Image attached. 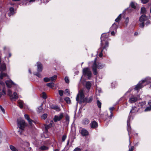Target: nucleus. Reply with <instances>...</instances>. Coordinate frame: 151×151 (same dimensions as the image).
<instances>
[{
  "instance_id": "nucleus-1",
  "label": "nucleus",
  "mask_w": 151,
  "mask_h": 151,
  "mask_svg": "<svg viewBox=\"0 0 151 151\" xmlns=\"http://www.w3.org/2000/svg\"><path fill=\"white\" fill-rule=\"evenodd\" d=\"M108 38L107 36L105 34H102L101 37V45L103 48V50H105L107 51V48L109 46V42L108 40Z\"/></svg>"
},
{
  "instance_id": "nucleus-2",
  "label": "nucleus",
  "mask_w": 151,
  "mask_h": 151,
  "mask_svg": "<svg viewBox=\"0 0 151 151\" xmlns=\"http://www.w3.org/2000/svg\"><path fill=\"white\" fill-rule=\"evenodd\" d=\"M105 66V64H103L101 63H98L97 64L96 63V58L94 60L92 66V70L94 75H96L98 72L97 71V69H102Z\"/></svg>"
},
{
  "instance_id": "nucleus-3",
  "label": "nucleus",
  "mask_w": 151,
  "mask_h": 151,
  "mask_svg": "<svg viewBox=\"0 0 151 151\" xmlns=\"http://www.w3.org/2000/svg\"><path fill=\"white\" fill-rule=\"evenodd\" d=\"M147 19V16L144 14H142L139 17V20L142 23L139 25V27L141 28H143L145 26V23L144 22Z\"/></svg>"
},
{
  "instance_id": "nucleus-4",
  "label": "nucleus",
  "mask_w": 151,
  "mask_h": 151,
  "mask_svg": "<svg viewBox=\"0 0 151 151\" xmlns=\"http://www.w3.org/2000/svg\"><path fill=\"white\" fill-rule=\"evenodd\" d=\"M18 127L21 129L23 130L26 126L24 121L18 119L17 121Z\"/></svg>"
},
{
  "instance_id": "nucleus-5",
  "label": "nucleus",
  "mask_w": 151,
  "mask_h": 151,
  "mask_svg": "<svg viewBox=\"0 0 151 151\" xmlns=\"http://www.w3.org/2000/svg\"><path fill=\"white\" fill-rule=\"evenodd\" d=\"M83 73L84 75L87 76L89 79L91 77V72L89 70V68L88 67L84 68L83 69Z\"/></svg>"
},
{
  "instance_id": "nucleus-6",
  "label": "nucleus",
  "mask_w": 151,
  "mask_h": 151,
  "mask_svg": "<svg viewBox=\"0 0 151 151\" xmlns=\"http://www.w3.org/2000/svg\"><path fill=\"white\" fill-rule=\"evenodd\" d=\"M146 80H143L141 81H140L135 86V87L134 88V89L135 91L139 90L140 89H141L143 87V85L145 82Z\"/></svg>"
},
{
  "instance_id": "nucleus-7",
  "label": "nucleus",
  "mask_w": 151,
  "mask_h": 151,
  "mask_svg": "<svg viewBox=\"0 0 151 151\" xmlns=\"http://www.w3.org/2000/svg\"><path fill=\"white\" fill-rule=\"evenodd\" d=\"M79 132L83 137H86L89 135L88 131L84 128H81L79 129Z\"/></svg>"
},
{
  "instance_id": "nucleus-8",
  "label": "nucleus",
  "mask_w": 151,
  "mask_h": 151,
  "mask_svg": "<svg viewBox=\"0 0 151 151\" xmlns=\"http://www.w3.org/2000/svg\"><path fill=\"white\" fill-rule=\"evenodd\" d=\"M63 117V113H61L59 116L55 115L53 119L55 122H57L58 121H60Z\"/></svg>"
},
{
  "instance_id": "nucleus-9",
  "label": "nucleus",
  "mask_w": 151,
  "mask_h": 151,
  "mask_svg": "<svg viewBox=\"0 0 151 151\" xmlns=\"http://www.w3.org/2000/svg\"><path fill=\"white\" fill-rule=\"evenodd\" d=\"M90 125L91 128L92 129H95L98 126V122L94 120L91 121Z\"/></svg>"
},
{
  "instance_id": "nucleus-10",
  "label": "nucleus",
  "mask_w": 151,
  "mask_h": 151,
  "mask_svg": "<svg viewBox=\"0 0 151 151\" xmlns=\"http://www.w3.org/2000/svg\"><path fill=\"white\" fill-rule=\"evenodd\" d=\"M5 83L7 87L8 88H11L12 85H15V84L11 80L6 81Z\"/></svg>"
},
{
  "instance_id": "nucleus-11",
  "label": "nucleus",
  "mask_w": 151,
  "mask_h": 151,
  "mask_svg": "<svg viewBox=\"0 0 151 151\" xmlns=\"http://www.w3.org/2000/svg\"><path fill=\"white\" fill-rule=\"evenodd\" d=\"M37 71L38 72H42L43 67L42 64L40 62H37Z\"/></svg>"
},
{
  "instance_id": "nucleus-12",
  "label": "nucleus",
  "mask_w": 151,
  "mask_h": 151,
  "mask_svg": "<svg viewBox=\"0 0 151 151\" xmlns=\"http://www.w3.org/2000/svg\"><path fill=\"white\" fill-rule=\"evenodd\" d=\"M137 100L138 99L137 97L133 96L129 98V101L130 103H133L137 101Z\"/></svg>"
},
{
  "instance_id": "nucleus-13",
  "label": "nucleus",
  "mask_w": 151,
  "mask_h": 151,
  "mask_svg": "<svg viewBox=\"0 0 151 151\" xmlns=\"http://www.w3.org/2000/svg\"><path fill=\"white\" fill-rule=\"evenodd\" d=\"M52 121H51V122L50 123V124H45L44 125L46 132H48V129L52 127Z\"/></svg>"
},
{
  "instance_id": "nucleus-14",
  "label": "nucleus",
  "mask_w": 151,
  "mask_h": 151,
  "mask_svg": "<svg viewBox=\"0 0 151 151\" xmlns=\"http://www.w3.org/2000/svg\"><path fill=\"white\" fill-rule=\"evenodd\" d=\"M90 122L89 120L87 118L84 119L82 121V124L84 125H86L88 124Z\"/></svg>"
},
{
  "instance_id": "nucleus-15",
  "label": "nucleus",
  "mask_w": 151,
  "mask_h": 151,
  "mask_svg": "<svg viewBox=\"0 0 151 151\" xmlns=\"http://www.w3.org/2000/svg\"><path fill=\"white\" fill-rule=\"evenodd\" d=\"M6 69V65L5 63H2L0 66V71L3 72Z\"/></svg>"
},
{
  "instance_id": "nucleus-16",
  "label": "nucleus",
  "mask_w": 151,
  "mask_h": 151,
  "mask_svg": "<svg viewBox=\"0 0 151 151\" xmlns=\"http://www.w3.org/2000/svg\"><path fill=\"white\" fill-rule=\"evenodd\" d=\"M91 86V84L89 81L87 82L86 84V87L88 90H89Z\"/></svg>"
},
{
  "instance_id": "nucleus-17",
  "label": "nucleus",
  "mask_w": 151,
  "mask_h": 151,
  "mask_svg": "<svg viewBox=\"0 0 151 151\" xmlns=\"http://www.w3.org/2000/svg\"><path fill=\"white\" fill-rule=\"evenodd\" d=\"M138 110L137 108L136 107L134 106V107H132V109H131L130 111V113H135Z\"/></svg>"
},
{
  "instance_id": "nucleus-18",
  "label": "nucleus",
  "mask_w": 151,
  "mask_h": 151,
  "mask_svg": "<svg viewBox=\"0 0 151 151\" xmlns=\"http://www.w3.org/2000/svg\"><path fill=\"white\" fill-rule=\"evenodd\" d=\"M13 96H11L10 97V99L11 100L13 99H18V97L17 96V94L16 92H14L13 93Z\"/></svg>"
},
{
  "instance_id": "nucleus-19",
  "label": "nucleus",
  "mask_w": 151,
  "mask_h": 151,
  "mask_svg": "<svg viewBox=\"0 0 151 151\" xmlns=\"http://www.w3.org/2000/svg\"><path fill=\"white\" fill-rule=\"evenodd\" d=\"M42 105L43 104H42L41 105L37 108V111L38 113L40 114L42 112L43 109L42 107Z\"/></svg>"
},
{
  "instance_id": "nucleus-20",
  "label": "nucleus",
  "mask_w": 151,
  "mask_h": 151,
  "mask_svg": "<svg viewBox=\"0 0 151 151\" xmlns=\"http://www.w3.org/2000/svg\"><path fill=\"white\" fill-rule=\"evenodd\" d=\"M79 93L78 94L80 96L81 99L82 100L85 97L83 91H80L79 92Z\"/></svg>"
},
{
  "instance_id": "nucleus-21",
  "label": "nucleus",
  "mask_w": 151,
  "mask_h": 151,
  "mask_svg": "<svg viewBox=\"0 0 151 151\" xmlns=\"http://www.w3.org/2000/svg\"><path fill=\"white\" fill-rule=\"evenodd\" d=\"M7 76V73H3V72H1V73H0V79H2L4 77H6Z\"/></svg>"
},
{
  "instance_id": "nucleus-22",
  "label": "nucleus",
  "mask_w": 151,
  "mask_h": 151,
  "mask_svg": "<svg viewBox=\"0 0 151 151\" xmlns=\"http://www.w3.org/2000/svg\"><path fill=\"white\" fill-rule=\"evenodd\" d=\"M147 12L146 9L144 7H142L141 9V14H146Z\"/></svg>"
},
{
  "instance_id": "nucleus-23",
  "label": "nucleus",
  "mask_w": 151,
  "mask_h": 151,
  "mask_svg": "<svg viewBox=\"0 0 151 151\" xmlns=\"http://www.w3.org/2000/svg\"><path fill=\"white\" fill-rule=\"evenodd\" d=\"M64 100L66 103L68 104H70L71 103V101L70 98L68 97H65L64 99Z\"/></svg>"
},
{
  "instance_id": "nucleus-24",
  "label": "nucleus",
  "mask_w": 151,
  "mask_h": 151,
  "mask_svg": "<svg viewBox=\"0 0 151 151\" xmlns=\"http://www.w3.org/2000/svg\"><path fill=\"white\" fill-rule=\"evenodd\" d=\"M130 138L129 137V150L128 151H133L134 149V147L133 146H131V147H130V146L131 144V141L130 140Z\"/></svg>"
},
{
  "instance_id": "nucleus-25",
  "label": "nucleus",
  "mask_w": 151,
  "mask_h": 151,
  "mask_svg": "<svg viewBox=\"0 0 151 151\" xmlns=\"http://www.w3.org/2000/svg\"><path fill=\"white\" fill-rule=\"evenodd\" d=\"M57 75H54L52 77H50V81H55L57 78Z\"/></svg>"
},
{
  "instance_id": "nucleus-26",
  "label": "nucleus",
  "mask_w": 151,
  "mask_h": 151,
  "mask_svg": "<svg viewBox=\"0 0 151 151\" xmlns=\"http://www.w3.org/2000/svg\"><path fill=\"white\" fill-rule=\"evenodd\" d=\"M40 149L41 150H48L49 149V148L47 146L43 145L40 147Z\"/></svg>"
},
{
  "instance_id": "nucleus-27",
  "label": "nucleus",
  "mask_w": 151,
  "mask_h": 151,
  "mask_svg": "<svg viewBox=\"0 0 151 151\" xmlns=\"http://www.w3.org/2000/svg\"><path fill=\"white\" fill-rule=\"evenodd\" d=\"M46 85L51 88H52L54 86V83H47Z\"/></svg>"
},
{
  "instance_id": "nucleus-28",
  "label": "nucleus",
  "mask_w": 151,
  "mask_h": 151,
  "mask_svg": "<svg viewBox=\"0 0 151 151\" xmlns=\"http://www.w3.org/2000/svg\"><path fill=\"white\" fill-rule=\"evenodd\" d=\"M18 102L19 107L21 109L23 108V102L22 101H18Z\"/></svg>"
},
{
  "instance_id": "nucleus-29",
  "label": "nucleus",
  "mask_w": 151,
  "mask_h": 151,
  "mask_svg": "<svg viewBox=\"0 0 151 151\" xmlns=\"http://www.w3.org/2000/svg\"><path fill=\"white\" fill-rule=\"evenodd\" d=\"M40 72H34L33 74L37 76L39 78H41L42 77V76L41 74L39 73Z\"/></svg>"
},
{
  "instance_id": "nucleus-30",
  "label": "nucleus",
  "mask_w": 151,
  "mask_h": 151,
  "mask_svg": "<svg viewBox=\"0 0 151 151\" xmlns=\"http://www.w3.org/2000/svg\"><path fill=\"white\" fill-rule=\"evenodd\" d=\"M122 15L121 14H120L115 19V21L117 22H118L121 20V18Z\"/></svg>"
},
{
  "instance_id": "nucleus-31",
  "label": "nucleus",
  "mask_w": 151,
  "mask_h": 151,
  "mask_svg": "<svg viewBox=\"0 0 151 151\" xmlns=\"http://www.w3.org/2000/svg\"><path fill=\"white\" fill-rule=\"evenodd\" d=\"M10 148L12 151H18L16 147L12 145H10Z\"/></svg>"
},
{
  "instance_id": "nucleus-32",
  "label": "nucleus",
  "mask_w": 151,
  "mask_h": 151,
  "mask_svg": "<svg viewBox=\"0 0 151 151\" xmlns=\"http://www.w3.org/2000/svg\"><path fill=\"white\" fill-rule=\"evenodd\" d=\"M4 86H5L4 83L2 81L1 82H0V91H1L2 89L3 88Z\"/></svg>"
},
{
  "instance_id": "nucleus-33",
  "label": "nucleus",
  "mask_w": 151,
  "mask_h": 151,
  "mask_svg": "<svg viewBox=\"0 0 151 151\" xmlns=\"http://www.w3.org/2000/svg\"><path fill=\"white\" fill-rule=\"evenodd\" d=\"M96 104L98 107L100 109L101 108V103L99 100H98L97 101Z\"/></svg>"
},
{
  "instance_id": "nucleus-34",
  "label": "nucleus",
  "mask_w": 151,
  "mask_h": 151,
  "mask_svg": "<svg viewBox=\"0 0 151 151\" xmlns=\"http://www.w3.org/2000/svg\"><path fill=\"white\" fill-rule=\"evenodd\" d=\"M47 114L46 113L44 114H43L41 116V117L42 119H43L44 120L45 119L47 116Z\"/></svg>"
},
{
  "instance_id": "nucleus-35",
  "label": "nucleus",
  "mask_w": 151,
  "mask_h": 151,
  "mask_svg": "<svg viewBox=\"0 0 151 151\" xmlns=\"http://www.w3.org/2000/svg\"><path fill=\"white\" fill-rule=\"evenodd\" d=\"M130 6L132 8L134 9L136 8V6L135 5L134 3L133 2H132L131 3Z\"/></svg>"
},
{
  "instance_id": "nucleus-36",
  "label": "nucleus",
  "mask_w": 151,
  "mask_h": 151,
  "mask_svg": "<svg viewBox=\"0 0 151 151\" xmlns=\"http://www.w3.org/2000/svg\"><path fill=\"white\" fill-rule=\"evenodd\" d=\"M111 28L112 29H113L114 30L116 29L117 28V26L115 23H114L112 25Z\"/></svg>"
},
{
  "instance_id": "nucleus-37",
  "label": "nucleus",
  "mask_w": 151,
  "mask_h": 151,
  "mask_svg": "<svg viewBox=\"0 0 151 151\" xmlns=\"http://www.w3.org/2000/svg\"><path fill=\"white\" fill-rule=\"evenodd\" d=\"M9 11L10 12L12 13V14H13L14 13V9L13 7H11L9 8Z\"/></svg>"
},
{
  "instance_id": "nucleus-38",
  "label": "nucleus",
  "mask_w": 151,
  "mask_h": 151,
  "mask_svg": "<svg viewBox=\"0 0 151 151\" xmlns=\"http://www.w3.org/2000/svg\"><path fill=\"white\" fill-rule=\"evenodd\" d=\"M69 116L68 114H67L65 116V122H68V123L69 122Z\"/></svg>"
},
{
  "instance_id": "nucleus-39",
  "label": "nucleus",
  "mask_w": 151,
  "mask_h": 151,
  "mask_svg": "<svg viewBox=\"0 0 151 151\" xmlns=\"http://www.w3.org/2000/svg\"><path fill=\"white\" fill-rule=\"evenodd\" d=\"M7 95L10 97V98L11 96H13V95H12V91L8 89V90Z\"/></svg>"
},
{
  "instance_id": "nucleus-40",
  "label": "nucleus",
  "mask_w": 151,
  "mask_h": 151,
  "mask_svg": "<svg viewBox=\"0 0 151 151\" xmlns=\"http://www.w3.org/2000/svg\"><path fill=\"white\" fill-rule=\"evenodd\" d=\"M67 137V135L66 134H65L62 136V141L63 142H64L65 140L66 139Z\"/></svg>"
},
{
  "instance_id": "nucleus-41",
  "label": "nucleus",
  "mask_w": 151,
  "mask_h": 151,
  "mask_svg": "<svg viewBox=\"0 0 151 151\" xmlns=\"http://www.w3.org/2000/svg\"><path fill=\"white\" fill-rule=\"evenodd\" d=\"M42 97L44 99H45L47 98V95L45 92H43L42 93Z\"/></svg>"
},
{
  "instance_id": "nucleus-42",
  "label": "nucleus",
  "mask_w": 151,
  "mask_h": 151,
  "mask_svg": "<svg viewBox=\"0 0 151 151\" xmlns=\"http://www.w3.org/2000/svg\"><path fill=\"white\" fill-rule=\"evenodd\" d=\"M65 93L67 95L69 96L70 94L69 90L68 89H66L65 91Z\"/></svg>"
},
{
  "instance_id": "nucleus-43",
  "label": "nucleus",
  "mask_w": 151,
  "mask_h": 151,
  "mask_svg": "<svg viewBox=\"0 0 151 151\" xmlns=\"http://www.w3.org/2000/svg\"><path fill=\"white\" fill-rule=\"evenodd\" d=\"M64 91L62 90H59L58 91V93L60 96H62L63 94Z\"/></svg>"
},
{
  "instance_id": "nucleus-44",
  "label": "nucleus",
  "mask_w": 151,
  "mask_h": 151,
  "mask_svg": "<svg viewBox=\"0 0 151 151\" xmlns=\"http://www.w3.org/2000/svg\"><path fill=\"white\" fill-rule=\"evenodd\" d=\"M64 80L66 83H69V80L67 76L65 77Z\"/></svg>"
},
{
  "instance_id": "nucleus-45",
  "label": "nucleus",
  "mask_w": 151,
  "mask_h": 151,
  "mask_svg": "<svg viewBox=\"0 0 151 151\" xmlns=\"http://www.w3.org/2000/svg\"><path fill=\"white\" fill-rule=\"evenodd\" d=\"M151 110V107L150 106L147 107L145 109L144 111L145 112L150 111Z\"/></svg>"
},
{
  "instance_id": "nucleus-46",
  "label": "nucleus",
  "mask_w": 151,
  "mask_h": 151,
  "mask_svg": "<svg viewBox=\"0 0 151 151\" xmlns=\"http://www.w3.org/2000/svg\"><path fill=\"white\" fill-rule=\"evenodd\" d=\"M82 102L83 103H88V98L87 97L84 98L83 99Z\"/></svg>"
},
{
  "instance_id": "nucleus-47",
  "label": "nucleus",
  "mask_w": 151,
  "mask_h": 151,
  "mask_svg": "<svg viewBox=\"0 0 151 151\" xmlns=\"http://www.w3.org/2000/svg\"><path fill=\"white\" fill-rule=\"evenodd\" d=\"M44 81L45 82H47L50 81V78L45 77L44 78Z\"/></svg>"
},
{
  "instance_id": "nucleus-48",
  "label": "nucleus",
  "mask_w": 151,
  "mask_h": 151,
  "mask_svg": "<svg viewBox=\"0 0 151 151\" xmlns=\"http://www.w3.org/2000/svg\"><path fill=\"white\" fill-rule=\"evenodd\" d=\"M52 108L56 110L57 111H60V108L58 106H53V107Z\"/></svg>"
},
{
  "instance_id": "nucleus-49",
  "label": "nucleus",
  "mask_w": 151,
  "mask_h": 151,
  "mask_svg": "<svg viewBox=\"0 0 151 151\" xmlns=\"http://www.w3.org/2000/svg\"><path fill=\"white\" fill-rule=\"evenodd\" d=\"M129 22V18L128 17H127L125 21V23L126 24V26H127Z\"/></svg>"
},
{
  "instance_id": "nucleus-50",
  "label": "nucleus",
  "mask_w": 151,
  "mask_h": 151,
  "mask_svg": "<svg viewBox=\"0 0 151 151\" xmlns=\"http://www.w3.org/2000/svg\"><path fill=\"white\" fill-rule=\"evenodd\" d=\"M146 104V102L145 101L142 102H141L139 103V104H140V106L142 108L144 106V105H145Z\"/></svg>"
},
{
  "instance_id": "nucleus-51",
  "label": "nucleus",
  "mask_w": 151,
  "mask_h": 151,
  "mask_svg": "<svg viewBox=\"0 0 151 151\" xmlns=\"http://www.w3.org/2000/svg\"><path fill=\"white\" fill-rule=\"evenodd\" d=\"M101 52L99 54V56L101 58L103 56L102 52L104 50H103V48L101 47Z\"/></svg>"
},
{
  "instance_id": "nucleus-52",
  "label": "nucleus",
  "mask_w": 151,
  "mask_h": 151,
  "mask_svg": "<svg viewBox=\"0 0 151 151\" xmlns=\"http://www.w3.org/2000/svg\"><path fill=\"white\" fill-rule=\"evenodd\" d=\"M27 121L28 122V123H29V124L31 125H32V122H34V121L30 119H28V120H27Z\"/></svg>"
},
{
  "instance_id": "nucleus-53",
  "label": "nucleus",
  "mask_w": 151,
  "mask_h": 151,
  "mask_svg": "<svg viewBox=\"0 0 151 151\" xmlns=\"http://www.w3.org/2000/svg\"><path fill=\"white\" fill-rule=\"evenodd\" d=\"M143 4H146L148 3L149 1V0H141Z\"/></svg>"
},
{
  "instance_id": "nucleus-54",
  "label": "nucleus",
  "mask_w": 151,
  "mask_h": 151,
  "mask_svg": "<svg viewBox=\"0 0 151 151\" xmlns=\"http://www.w3.org/2000/svg\"><path fill=\"white\" fill-rule=\"evenodd\" d=\"M2 92L4 93V95H5L6 94L5 86H4V88L2 89Z\"/></svg>"
},
{
  "instance_id": "nucleus-55",
  "label": "nucleus",
  "mask_w": 151,
  "mask_h": 151,
  "mask_svg": "<svg viewBox=\"0 0 151 151\" xmlns=\"http://www.w3.org/2000/svg\"><path fill=\"white\" fill-rule=\"evenodd\" d=\"M24 117L27 120H28L30 119L29 115L27 114H25L24 115Z\"/></svg>"
},
{
  "instance_id": "nucleus-56",
  "label": "nucleus",
  "mask_w": 151,
  "mask_h": 151,
  "mask_svg": "<svg viewBox=\"0 0 151 151\" xmlns=\"http://www.w3.org/2000/svg\"><path fill=\"white\" fill-rule=\"evenodd\" d=\"M93 100V98L92 96H90L89 97L88 100V103H91V102Z\"/></svg>"
},
{
  "instance_id": "nucleus-57",
  "label": "nucleus",
  "mask_w": 151,
  "mask_h": 151,
  "mask_svg": "<svg viewBox=\"0 0 151 151\" xmlns=\"http://www.w3.org/2000/svg\"><path fill=\"white\" fill-rule=\"evenodd\" d=\"M0 108L1 109V110L2 111L3 113L4 114H5V110L1 105H0Z\"/></svg>"
},
{
  "instance_id": "nucleus-58",
  "label": "nucleus",
  "mask_w": 151,
  "mask_h": 151,
  "mask_svg": "<svg viewBox=\"0 0 151 151\" xmlns=\"http://www.w3.org/2000/svg\"><path fill=\"white\" fill-rule=\"evenodd\" d=\"M73 151H81V150L79 148L76 147L75 149Z\"/></svg>"
},
{
  "instance_id": "nucleus-59",
  "label": "nucleus",
  "mask_w": 151,
  "mask_h": 151,
  "mask_svg": "<svg viewBox=\"0 0 151 151\" xmlns=\"http://www.w3.org/2000/svg\"><path fill=\"white\" fill-rule=\"evenodd\" d=\"M115 109V108L114 107L110 108L109 110L110 111V112H112V111Z\"/></svg>"
},
{
  "instance_id": "nucleus-60",
  "label": "nucleus",
  "mask_w": 151,
  "mask_h": 151,
  "mask_svg": "<svg viewBox=\"0 0 151 151\" xmlns=\"http://www.w3.org/2000/svg\"><path fill=\"white\" fill-rule=\"evenodd\" d=\"M150 24V20H147L145 23V25L146 26H148V25Z\"/></svg>"
},
{
  "instance_id": "nucleus-61",
  "label": "nucleus",
  "mask_w": 151,
  "mask_h": 151,
  "mask_svg": "<svg viewBox=\"0 0 151 151\" xmlns=\"http://www.w3.org/2000/svg\"><path fill=\"white\" fill-rule=\"evenodd\" d=\"M79 100V94L78 93L76 97V101H78Z\"/></svg>"
},
{
  "instance_id": "nucleus-62",
  "label": "nucleus",
  "mask_w": 151,
  "mask_h": 151,
  "mask_svg": "<svg viewBox=\"0 0 151 151\" xmlns=\"http://www.w3.org/2000/svg\"><path fill=\"white\" fill-rule=\"evenodd\" d=\"M113 116V114L112 112H111V114L109 116L110 118L111 119Z\"/></svg>"
},
{
  "instance_id": "nucleus-63",
  "label": "nucleus",
  "mask_w": 151,
  "mask_h": 151,
  "mask_svg": "<svg viewBox=\"0 0 151 151\" xmlns=\"http://www.w3.org/2000/svg\"><path fill=\"white\" fill-rule=\"evenodd\" d=\"M7 14L8 15V16H9V17H10L12 15H13L12 14V13H11L10 12H9L7 13Z\"/></svg>"
},
{
  "instance_id": "nucleus-64",
  "label": "nucleus",
  "mask_w": 151,
  "mask_h": 151,
  "mask_svg": "<svg viewBox=\"0 0 151 151\" xmlns=\"http://www.w3.org/2000/svg\"><path fill=\"white\" fill-rule=\"evenodd\" d=\"M12 56V55L11 53H9V55L8 57H7L8 59L9 58H10Z\"/></svg>"
}]
</instances>
